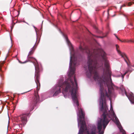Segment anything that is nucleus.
<instances>
[{"mask_svg": "<svg viewBox=\"0 0 134 134\" xmlns=\"http://www.w3.org/2000/svg\"><path fill=\"white\" fill-rule=\"evenodd\" d=\"M108 83H106L108 88V93L107 91L103 88L101 87L100 89V109L103 113L102 118V119H99L97 122V126L98 130V134H103L104 130L111 119L116 124L120 131L122 133V134H125V132L122 129L120 123L113 110L111 104H110V110L108 111L105 101L107 98H109L110 100V97L112 95L113 88L112 83H110L111 87L109 86ZM78 108L79 113L77 114L79 117L78 118V125L79 126H81L78 134H83L84 133L86 134H96L97 132L96 127H93L91 131L90 132H89V130L85 126V123L84 120V114L81 108Z\"/></svg>", "mask_w": 134, "mask_h": 134, "instance_id": "1", "label": "nucleus"}, {"mask_svg": "<svg viewBox=\"0 0 134 134\" xmlns=\"http://www.w3.org/2000/svg\"><path fill=\"white\" fill-rule=\"evenodd\" d=\"M76 58L72 52H70V72L69 74L68 79L65 82V87L63 93L65 98H67L70 95L74 102L77 106L79 104L77 94V85L76 81L74 74L75 70V66L76 64Z\"/></svg>", "mask_w": 134, "mask_h": 134, "instance_id": "2", "label": "nucleus"}, {"mask_svg": "<svg viewBox=\"0 0 134 134\" xmlns=\"http://www.w3.org/2000/svg\"><path fill=\"white\" fill-rule=\"evenodd\" d=\"M96 62L92 59V58L88 57V64L89 71L90 74L94 75V78L95 80H97L99 81L100 83H103L104 82V80L99 78L96 71L97 68Z\"/></svg>", "mask_w": 134, "mask_h": 134, "instance_id": "3", "label": "nucleus"}, {"mask_svg": "<svg viewBox=\"0 0 134 134\" xmlns=\"http://www.w3.org/2000/svg\"><path fill=\"white\" fill-rule=\"evenodd\" d=\"M105 64L104 66L105 69H104V71H105V69L106 73L108 74L109 76H110L111 74V72L109 69V64L108 61L106 59L104 60Z\"/></svg>", "mask_w": 134, "mask_h": 134, "instance_id": "4", "label": "nucleus"}, {"mask_svg": "<svg viewBox=\"0 0 134 134\" xmlns=\"http://www.w3.org/2000/svg\"><path fill=\"white\" fill-rule=\"evenodd\" d=\"M122 88H123V86H122L121 87V89H122V92L124 93L126 95L128 98L130 100L132 103H134V98L133 96L131 94L130 95H128L126 93L125 90V89H122Z\"/></svg>", "mask_w": 134, "mask_h": 134, "instance_id": "5", "label": "nucleus"}, {"mask_svg": "<svg viewBox=\"0 0 134 134\" xmlns=\"http://www.w3.org/2000/svg\"><path fill=\"white\" fill-rule=\"evenodd\" d=\"M34 62L35 63V66L36 70V74L35 76L36 77L35 81L36 82L37 85H38L39 84V81L38 80V75L37 74L38 73V68L37 67V64H36V63L35 62Z\"/></svg>", "mask_w": 134, "mask_h": 134, "instance_id": "6", "label": "nucleus"}, {"mask_svg": "<svg viewBox=\"0 0 134 134\" xmlns=\"http://www.w3.org/2000/svg\"><path fill=\"white\" fill-rule=\"evenodd\" d=\"M21 121L23 124H25L26 121V114H23L20 116Z\"/></svg>", "mask_w": 134, "mask_h": 134, "instance_id": "7", "label": "nucleus"}, {"mask_svg": "<svg viewBox=\"0 0 134 134\" xmlns=\"http://www.w3.org/2000/svg\"><path fill=\"white\" fill-rule=\"evenodd\" d=\"M116 50H117L118 53L119 54H120L122 57H123L124 54H122L121 53V52L119 50V49H118V48L119 47V46L117 45H116Z\"/></svg>", "mask_w": 134, "mask_h": 134, "instance_id": "8", "label": "nucleus"}, {"mask_svg": "<svg viewBox=\"0 0 134 134\" xmlns=\"http://www.w3.org/2000/svg\"><path fill=\"white\" fill-rule=\"evenodd\" d=\"M127 72H125L123 75H122V74L121 73L120 74L121 75H122V78H123L124 76L126 74Z\"/></svg>", "mask_w": 134, "mask_h": 134, "instance_id": "9", "label": "nucleus"}, {"mask_svg": "<svg viewBox=\"0 0 134 134\" xmlns=\"http://www.w3.org/2000/svg\"><path fill=\"white\" fill-rule=\"evenodd\" d=\"M36 100H38L39 98V96L37 95L36 96Z\"/></svg>", "mask_w": 134, "mask_h": 134, "instance_id": "10", "label": "nucleus"}, {"mask_svg": "<svg viewBox=\"0 0 134 134\" xmlns=\"http://www.w3.org/2000/svg\"><path fill=\"white\" fill-rule=\"evenodd\" d=\"M57 93V92H56L54 93V94H53V96H55L57 95L56 94Z\"/></svg>", "mask_w": 134, "mask_h": 134, "instance_id": "11", "label": "nucleus"}, {"mask_svg": "<svg viewBox=\"0 0 134 134\" xmlns=\"http://www.w3.org/2000/svg\"><path fill=\"white\" fill-rule=\"evenodd\" d=\"M66 38V40L67 42H68V44H69V42L68 41V40H67V38Z\"/></svg>", "mask_w": 134, "mask_h": 134, "instance_id": "12", "label": "nucleus"}, {"mask_svg": "<svg viewBox=\"0 0 134 134\" xmlns=\"http://www.w3.org/2000/svg\"><path fill=\"white\" fill-rule=\"evenodd\" d=\"M131 5V3H129L128 4V5Z\"/></svg>", "mask_w": 134, "mask_h": 134, "instance_id": "13", "label": "nucleus"}, {"mask_svg": "<svg viewBox=\"0 0 134 134\" xmlns=\"http://www.w3.org/2000/svg\"><path fill=\"white\" fill-rule=\"evenodd\" d=\"M35 61H36V59H35Z\"/></svg>", "mask_w": 134, "mask_h": 134, "instance_id": "14", "label": "nucleus"}, {"mask_svg": "<svg viewBox=\"0 0 134 134\" xmlns=\"http://www.w3.org/2000/svg\"><path fill=\"white\" fill-rule=\"evenodd\" d=\"M10 40H11V41H12V39H11V38H10Z\"/></svg>", "mask_w": 134, "mask_h": 134, "instance_id": "15", "label": "nucleus"}, {"mask_svg": "<svg viewBox=\"0 0 134 134\" xmlns=\"http://www.w3.org/2000/svg\"><path fill=\"white\" fill-rule=\"evenodd\" d=\"M125 42H127V41H125ZM127 42H129V41H127Z\"/></svg>", "mask_w": 134, "mask_h": 134, "instance_id": "16", "label": "nucleus"}, {"mask_svg": "<svg viewBox=\"0 0 134 134\" xmlns=\"http://www.w3.org/2000/svg\"><path fill=\"white\" fill-rule=\"evenodd\" d=\"M26 62H24V63H25Z\"/></svg>", "mask_w": 134, "mask_h": 134, "instance_id": "17", "label": "nucleus"}, {"mask_svg": "<svg viewBox=\"0 0 134 134\" xmlns=\"http://www.w3.org/2000/svg\"><path fill=\"white\" fill-rule=\"evenodd\" d=\"M133 67L134 68V66H133Z\"/></svg>", "mask_w": 134, "mask_h": 134, "instance_id": "18", "label": "nucleus"}]
</instances>
